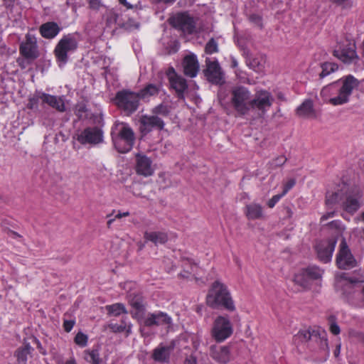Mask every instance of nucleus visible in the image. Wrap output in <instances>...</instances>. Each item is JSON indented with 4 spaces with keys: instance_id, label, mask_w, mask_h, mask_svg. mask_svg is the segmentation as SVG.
Segmentation results:
<instances>
[{
    "instance_id": "f257e3e1",
    "label": "nucleus",
    "mask_w": 364,
    "mask_h": 364,
    "mask_svg": "<svg viewBox=\"0 0 364 364\" xmlns=\"http://www.w3.org/2000/svg\"><path fill=\"white\" fill-rule=\"evenodd\" d=\"M207 304L213 309L223 308L234 311L235 306L227 287L219 281L214 282L206 296Z\"/></svg>"
},
{
    "instance_id": "f03ea898",
    "label": "nucleus",
    "mask_w": 364,
    "mask_h": 364,
    "mask_svg": "<svg viewBox=\"0 0 364 364\" xmlns=\"http://www.w3.org/2000/svg\"><path fill=\"white\" fill-rule=\"evenodd\" d=\"M338 82H342V86L338 90V96L329 99V103L334 106L341 105L348 102L353 90L359 85V82L355 77L348 75L338 81L330 84L329 87L335 88Z\"/></svg>"
},
{
    "instance_id": "7ed1b4c3",
    "label": "nucleus",
    "mask_w": 364,
    "mask_h": 364,
    "mask_svg": "<svg viewBox=\"0 0 364 364\" xmlns=\"http://www.w3.org/2000/svg\"><path fill=\"white\" fill-rule=\"evenodd\" d=\"M139 100L137 92L122 90L116 93L114 101L119 109L127 115H130L138 109Z\"/></svg>"
},
{
    "instance_id": "20e7f679",
    "label": "nucleus",
    "mask_w": 364,
    "mask_h": 364,
    "mask_svg": "<svg viewBox=\"0 0 364 364\" xmlns=\"http://www.w3.org/2000/svg\"><path fill=\"white\" fill-rule=\"evenodd\" d=\"M251 94L244 86H237L231 91V104L240 115L247 114L251 108Z\"/></svg>"
},
{
    "instance_id": "39448f33",
    "label": "nucleus",
    "mask_w": 364,
    "mask_h": 364,
    "mask_svg": "<svg viewBox=\"0 0 364 364\" xmlns=\"http://www.w3.org/2000/svg\"><path fill=\"white\" fill-rule=\"evenodd\" d=\"M112 138L114 147L119 153L129 151L132 149L135 140L133 130L125 124L122 125L117 134L112 132Z\"/></svg>"
},
{
    "instance_id": "423d86ee",
    "label": "nucleus",
    "mask_w": 364,
    "mask_h": 364,
    "mask_svg": "<svg viewBox=\"0 0 364 364\" xmlns=\"http://www.w3.org/2000/svg\"><path fill=\"white\" fill-rule=\"evenodd\" d=\"M233 332L232 323L228 317L218 316L213 323L211 336L217 342H223Z\"/></svg>"
},
{
    "instance_id": "0eeeda50",
    "label": "nucleus",
    "mask_w": 364,
    "mask_h": 364,
    "mask_svg": "<svg viewBox=\"0 0 364 364\" xmlns=\"http://www.w3.org/2000/svg\"><path fill=\"white\" fill-rule=\"evenodd\" d=\"M77 45L76 38L72 34L64 36L54 50L57 60L62 64H65L68 60V53L75 50Z\"/></svg>"
},
{
    "instance_id": "6e6552de",
    "label": "nucleus",
    "mask_w": 364,
    "mask_h": 364,
    "mask_svg": "<svg viewBox=\"0 0 364 364\" xmlns=\"http://www.w3.org/2000/svg\"><path fill=\"white\" fill-rule=\"evenodd\" d=\"M169 24L183 33L193 34L196 32V21L193 17L186 12L178 13L168 20Z\"/></svg>"
},
{
    "instance_id": "1a4fd4ad",
    "label": "nucleus",
    "mask_w": 364,
    "mask_h": 364,
    "mask_svg": "<svg viewBox=\"0 0 364 364\" xmlns=\"http://www.w3.org/2000/svg\"><path fill=\"white\" fill-rule=\"evenodd\" d=\"M363 205V194L359 189H353L345 192L341 203L342 210L350 215H353Z\"/></svg>"
},
{
    "instance_id": "9d476101",
    "label": "nucleus",
    "mask_w": 364,
    "mask_h": 364,
    "mask_svg": "<svg viewBox=\"0 0 364 364\" xmlns=\"http://www.w3.org/2000/svg\"><path fill=\"white\" fill-rule=\"evenodd\" d=\"M336 264L339 269H350L357 266V261L348 248L345 239H343L336 257Z\"/></svg>"
},
{
    "instance_id": "9b49d317",
    "label": "nucleus",
    "mask_w": 364,
    "mask_h": 364,
    "mask_svg": "<svg viewBox=\"0 0 364 364\" xmlns=\"http://www.w3.org/2000/svg\"><path fill=\"white\" fill-rule=\"evenodd\" d=\"M206 68L203 70L208 82L214 85H222L225 82L224 73L217 60H205Z\"/></svg>"
},
{
    "instance_id": "f8f14e48",
    "label": "nucleus",
    "mask_w": 364,
    "mask_h": 364,
    "mask_svg": "<svg viewBox=\"0 0 364 364\" xmlns=\"http://www.w3.org/2000/svg\"><path fill=\"white\" fill-rule=\"evenodd\" d=\"M128 302L133 310L130 311L132 317L139 321L144 318L146 311L144 299L140 293H130L128 296Z\"/></svg>"
},
{
    "instance_id": "ddd939ff",
    "label": "nucleus",
    "mask_w": 364,
    "mask_h": 364,
    "mask_svg": "<svg viewBox=\"0 0 364 364\" xmlns=\"http://www.w3.org/2000/svg\"><path fill=\"white\" fill-rule=\"evenodd\" d=\"M22 56L29 60H34L39 56L36 39L34 36L27 34L26 41L22 42L19 47Z\"/></svg>"
},
{
    "instance_id": "4468645a",
    "label": "nucleus",
    "mask_w": 364,
    "mask_h": 364,
    "mask_svg": "<svg viewBox=\"0 0 364 364\" xmlns=\"http://www.w3.org/2000/svg\"><path fill=\"white\" fill-rule=\"evenodd\" d=\"M142 320L143 324L149 328L164 325L170 327L172 325L171 317L162 311L149 313Z\"/></svg>"
},
{
    "instance_id": "2eb2a0df",
    "label": "nucleus",
    "mask_w": 364,
    "mask_h": 364,
    "mask_svg": "<svg viewBox=\"0 0 364 364\" xmlns=\"http://www.w3.org/2000/svg\"><path fill=\"white\" fill-rule=\"evenodd\" d=\"M77 141L82 144H97L103 141V132L97 127H87L77 136Z\"/></svg>"
},
{
    "instance_id": "dca6fc26",
    "label": "nucleus",
    "mask_w": 364,
    "mask_h": 364,
    "mask_svg": "<svg viewBox=\"0 0 364 364\" xmlns=\"http://www.w3.org/2000/svg\"><path fill=\"white\" fill-rule=\"evenodd\" d=\"M355 48L354 43L348 42L347 44L341 46L338 49L334 50L333 55L344 63L350 64L354 60L358 59Z\"/></svg>"
},
{
    "instance_id": "f3484780",
    "label": "nucleus",
    "mask_w": 364,
    "mask_h": 364,
    "mask_svg": "<svg viewBox=\"0 0 364 364\" xmlns=\"http://www.w3.org/2000/svg\"><path fill=\"white\" fill-rule=\"evenodd\" d=\"M336 239L331 238L328 240L320 242L316 247L318 259L324 263L331 261L334 251Z\"/></svg>"
},
{
    "instance_id": "a211bd4d",
    "label": "nucleus",
    "mask_w": 364,
    "mask_h": 364,
    "mask_svg": "<svg viewBox=\"0 0 364 364\" xmlns=\"http://www.w3.org/2000/svg\"><path fill=\"white\" fill-rule=\"evenodd\" d=\"M168 79L171 87L176 91L179 99H184V92L188 89L186 80L178 75L173 68H169Z\"/></svg>"
},
{
    "instance_id": "6ab92c4d",
    "label": "nucleus",
    "mask_w": 364,
    "mask_h": 364,
    "mask_svg": "<svg viewBox=\"0 0 364 364\" xmlns=\"http://www.w3.org/2000/svg\"><path fill=\"white\" fill-rule=\"evenodd\" d=\"M274 99L270 92L266 90L257 92L255 97L251 100V108H257L259 110L264 111L266 107H270Z\"/></svg>"
},
{
    "instance_id": "aec40b11",
    "label": "nucleus",
    "mask_w": 364,
    "mask_h": 364,
    "mask_svg": "<svg viewBox=\"0 0 364 364\" xmlns=\"http://www.w3.org/2000/svg\"><path fill=\"white\" fill-rule=\"evenodd\" d=\"M141 124L140 130L142 133L146 134L150 132L153 128H156L161 130L164 127V121L158 116H147L143 115L140 119Z\"/></svg>"
},
{
    "instance_id": "412c9836",
    "label": "nucleus",
    "mask_w": 364,
    "mask_h": 364,
    "mask_svg": "<svg viewBox=\"0 0 364 364\" xmlns=\"http://www.w3.org/2000/svg\"><path fill=\"white\" fill-rule=\"evenodd\" d=\"M151 164V160L146 155L136 154V171L138 174L144 176H151L154 173Z\"/></svg>"
},
{
    "instance_id": "4be33fe9",
    "label": "nucleus",
    "mask_w": 364,
    "mask_h": 364,
    "mask_svg": "<svg viewBox=\"0 0 364 364\" xmlns=\"http://www.w3.org/2000/svg\"><path fill=\"white\" fill-rule=\"evenodd\" d=\"M184 74L190 77H194L199 71V63L197 57L194 54L186 55L183 60Z\"/></svg>"
},
{
    "instance_id": "5701e85b",
    "label": "nucleus",
    "mask_w": 364,
    "mask_h": 364,
    "mask_svg": "<svg viewBox=\"0 0 364 364\" xmlns=\"http://www.w3.org/2000/svg\"><path fill=\"white\" fill-rule=\"evenodd\" d=\"M210 355L214 360L222 364L227 363L230 359V350L227 346H211Z\"/></svg>"
},
{
    "instance_id": "b1692460",
    "label": "nucleus",
    "mask_w": 364,
    "mask_h": 364,
    "mask_svg": "<svg viewBox=\"0 0 364 364\" xmlns=\"http://www.w3.org/2000/svg\"><path fill=\"white\" fill-rule=\"evenodd\" d=\"M40 97L43 103L48 105L58 112H63L65 111V105L63 97H58L42 92L40 93Z\"/></svg>"
},
{
    "instance_id": "393cba45",
    "label": "nucleus",
    "mask_w": 364,
    "mask_h": 364,
    "mask_svg": "<svg viewBox=\"0 0 364 364\" xmlns=\"http://www.w3.org/2000/svg\"><path fill=\"white\" fill-rule=\"evenodd\" d=\"M243 55L246 58L247 65L256 72H262L264 68L265 60L262 56L252 57L248 49H243Z\"/></svg>"
},
{
    "instance_id": "a878e982",
    "label": "nucleus",
    "mask_w": 364,
    "mask_h": 364,
    "mask_svg": "<svg viewBox=\"0 0 364 364\" xmlns=\"http://www.w3.org/2000/svg\"><path fill=\"white\" fill-rule=\"evenodd\" d=\"M60 30L61 28L58 23L53 21L43 23L39 28V31L41 36L48 39H51L55 37Z\"/></svg>"
},
{
    "instance_id": "bb28decb",
    "label": "nucleus",
    "mask_w": 364,
    "mask_h": 364,
    "mask_svg": "<svg viewBox=\"0 0 364 364\" xmlns=\"http://www.w3.org/2000/svg\"><path fill=\"white\" fill-rule=\"evenodd\" d=\"M320 338V335L317 331L315 330H300L294 336V342L295 343H304L309 341Z\"/></svg>"
},
{
    "instance_id": "cd10ccee",
    "label": "nucleus",
    "mask_w": 364,
    "mask_h": 364,
    "mask_svg": "<svg viewBox=\"0 0 364 364\" xmlns=\"http://www.w3.org/2000/svg\"><path fill=\"white\" fill-rule=\"evenodd\" d=\"M173 349V345L161 346L155 348L153 352L152 358L158 362H166L168 360L169 355Z\"/></svg>"
},
{
    "instance_id": "c85d7f7f",
    "label": "nucleus",
    "mask_w": 364,
    "mask_h": 364,
    "mask_svg": "<svg viewBox=\"0 0 364 364\" xmlns=\"http://www.w3.org/2000/svg\"><path fill=\"white\" fill-rule=\"evenodd\" d=\"M296 114L303 118L316 117L315 110L314 109L313 102L311 100H306L296 109Z\"/></svg>"
},
{
    "instance_id": "c756f323",
    "label": "nucleus",
    "mask_w": 364,
    "mask_h": 364,
    "mask_svg": "<svg viewBox=\"0 0 364 364\" xmlns=\"http://www.w3.org/2000/svg\"><path fill=\"white\" fill-rule=\"evenodd\" d=\"M246 216L249 220H258L263 218V208L258 203H250L246 205Z\"/></svg>"
},
{
    "instance_id": "7c9ffc66",
    "label": "nucleus",
    "mask_w": 364,
    "mask_h": 364,
    "mask_svg": "<svg viewBox=\"0 0 364 364\" xmlns=\"http://www.w3.org/2000/svg\"><path fill=\"white\" fill-rule=\"evenodd\" d=\"M144 239L156 245L165 244L168 241V235L164 232H145Z\"/></svg>"
},
{
    "instance_id": "2f4dec72",
    "label": "nucleus",
    "mask_w": 364,
    "mask_h": 364,
    "mask_svg": "<svg viewBox=\"0 0 364 364\" xmlns=\"http://www.w3.org/2000/svg\"><path fill=\"white\" fill-rule=\"evenodd\" d=\"M114 23L127 31H132L139 28V23L132 18H129L127 21H124L121 16H114Z\"/></svg>"
},
{
    "instance_id": "473e14b6",
    "label": "nucleus",
    "mask_w": 364,
    "mask_h": 364,
    "mask_svg": "<svg viewBox=\"0 0 364 364\" xmlns=\"http://www.w3.org/2000/svg\"><path fill=\"white\" fill-rule=\"evenodd\" d=\"M159 90L160 86H157L154 84H148L137 93L140 99L144 100L151 96L157 95L159 92Z\"/></svg>"
},
{
    "instance_id": "72a5a7b5",
    "label": "nucleus",
    "mask_w": 364,
    "mask_h": 364,
    "mask_svg": "<svg viewBox=\"0 0 364 364\" xmlns=\"http://www.w3.org/2000/svg\"><path fill=\"white\" fill-rule=\"evenodd\" d=\"M344 194L342 190L332 193L328 192L326 196V205L328 207L336 204L341 205Z\"/></svg>"
},
{
    "instance_id": "f704fd0d",
    "label": "nucleus",
    "mask_w": 364,
    "mask_h": 364,
    "mask_svg": "<svg viewBox=\"0 0 364 364\" xmlns=\"http://www.w3.org/2000/svg\"><path fill=\"white\" fill-rule=\"evenodd\" d=\"M182 267L183 268V273H181L180 276L183 278H188L190 274H195L198 268L197 264L188 258L182 260Z\"/></svg>"
},
{
    "instance_id": "c9c22d12",
    "label": "nucleus",
    "mask_w": 364,
    "mask_h": 364,
    "mask_svg": "<svg viewBox=\"0 0 364 364\" xmlns=\"http://www.w3.org/2000/svg\"><path fill=\"white\" fill-rule=\"evenodd\" d=\"M85 359L90 364H102V359L100 358L98 349H92L91 350H85Z\"/></svg>"
},
{
    "instance_id": "e433bc0d",
    "label": "nucleus",
    "mask_w": 364,
    "mask_h": 364,
    "mask_svg": "<svg viewBox=\"0 0 364 364\" xmlns=\"http://www.w3.org/2000/svg\"><path fill=\"white\" fill-rule=\"evenodd\" d=\"M106 309L108 312V314L114 316H118L121 314H127L128 313L125 308V306L122 303H116L112 305L107 306Z\"/></svg>"
},
{
    "instance_id": "4c0bfd02",
    "label": "nucleus",
    "mask_w": 364,
    "mask_h": 364,
    "mask_svg": "<svg viewBox=\"0 0 364 364\" xmlns=\"http://www.w3.org/2000/svg\"><path fill=\"white\" fill-rule=\"evenodd\" d=\"M31 348L29 344H26L16 350V355L18 363L26 364L28 355L31 353Z\"/></svg>"
},
{
    "instance_id": "58836bf2",
    "label": "nucleus",
    "mask_w": 364,
    "mask_h": 364,
    "mask_svg": "<svg viewBox=\"0 0 364 364\" xmlns=\"http://www.w3.org/2000/svg\"><path fill=\"white\" fill-rule=\"evenodd\" d=\"M294 282L304 289H309L311 285L310 281L304 271L295 274Z\"/></svg>"
},
{
    "instance_id": "ea45409f",
    "label": "nucleus",
    "mask_w": 364,
    "mask_h": 364,
    "mask_svg": "<svg viewBox=\"0 0 364 364\" xmlns=\"http://www.w3.org/2000/svg\"><path fill=\"white\" fill-rule=\"evenodd\" d=\"M322 71L319 74L321 78H323L324 77L330 75L331 73L336 71L338 68V66L336 63L325 62L321 64Z\"/></svg>"
},
{
    "instance_id": "a19ab883",
    "label": "nucleus",
    "mask_w": 364,
    "mask_h": 364,
    "mask_svg": "<svg viewBox=\"0 0 364 364\" xmlns=\"http://www.w3.org/2000/svg\"><path fill=\"white\" fill-rule=\"evenodd\" d=\"M309 279L316 280L320 279L323 274V270L317 267H309L304 270Z\"/></svg>"
},
{
    "instance_id": "79ce46f5",
    "label": "nucleus",
    "mask_w": 364,
    "mask_h": 364,
    "mask_svg": "<svg viewBox=\"0 0 364 364\" xmlns=\"http://www.w3.org/2000/svg\"><path fill=\"white\" fill-rule=\"evenodd\" d=\"M205 52L207 54H213L218 52V44L215 38H211L205 46Z\"/></svg>"
},
{
    "instance_id": "37998d69",
    "label": "nucleus",
    "mask_w": 364,
    "mask_h": 364,
    "mask_svg": "<svg viewBox=\"0 0 364 364\" xmlns=\"http://www.w3.org/2000/svg\"><path fill=\"white\" fill-rule=\"evenodd\" d=\"M152 112L156 114V116L159 114L162 116H167L169 114L170 110L167 105L160 104L153 109Z\"/></svg>"
},
{
    "instance_id": "c03bdc74",
    "label": "nucleus",
    "mask_w": 364,
    "mask_h": 364,
    "mask_svg": "<svg viewBox=\"0 0 364 364\" xmlns=\"http://www.w3.org/2000/svg\"><path fill=\"white\" fill-rule=\"evenodd\" d=\"M87 336L82 332H78L75 337V343L81 346L85 347L87 343Z\"/></svg>"
},
{
    "instance_id": "a18cd8bd",
    "label": "nucleus",
    "mask_w": 364,
    "mask_h": 364,
    "mask_svg": "<svg viewBox=\"0 0 364 364\" xmlns=\"http://www.w3.org/2000/svg\"><path fill=\"white\" fill-rule=\"evenodd\" d=\"M336 318L335 316L331 315L328 317V321L331 323L330 331L333 335H338L340 333V327L336 322Z\"/></svg>"
},
{
    "instance_id": "49530a36",
    "label": "nucleus",
    "mask_w": 364,
    "mask_h": 364,
    "mask_svg": "<svg viewBox=\"0 0 364 364\" xmlns=\"http://www.w3.org/2000/svg\"><path fill=\"white\" fill-rule=\"evenodd\" d=\"M40 93L38 92L33 95V97H31L28 100V103L27 104V107L30 109H34L38 108V104L39 100H41Z\"/></svg>"
},
{
    "instance_id": "de8ad7c7",
    "label": "nucleus",
    "mask_w": 364,
    "mask_h": 364,
    "mask_svg": "<svg viewBox=\"0 0 364 364\" xmlns=\"http://www.w3.org/2000/svg\"><path fill=\"white\" fill-rule=\"evenodd\" d=\"M287 160V159L284 156H279L274 159L269 164L272 168H276L284 165Z\"/></svg>"
},
{
    "instance_id": "09e8293b",
    "label": "nucleus",
    "mask_w": 364,
    "mask_h": 364,
    "mask_svg": "<svg viewBox=\"0 0 364 364\" xmlns=\"http://www.w3.org/2000/svg\"><path fill=\"white\" fill-rule=\"evenodd\" d=\"M349 336L357 340L364 345V333L350 329L348 331Z\"/></svg>"
},
{
    "instance_id": "8fccbe9b",
    "label": "nucleus",
    "mask_w": 364,
    "mask_h": 364,
    "mask_svg": "<svg viewBox=\"0 0 364 364\" xmlns=\"http://www.w3.org/2000/svg\"><path fill=\"white\" fill-rule=\"evenodd\" d=\"M249 20L251 23H252L255 26H258L259 28H262V26H263L262 18L261 16L256 14H252L250 15Z\"/></svg>"
},
{
    "instance_id": "3c124183",
    "label": "nucleus",
    "mask_w": 364,
    "mask_h": 364,
    "mask_svg": "<svg viewBox=\"0 0 364 364\" xmlns=\"http://www.w3.org/2000/svg\"><path fill=\"white\" fill-rule=\"evenodd\" d=\"M333 3L337 4L344 9H350L353 6V1L351 0H331Z\"/></svg>"
},
{
    "instance_id": "603ef678",
    "label": "nucleus",
    "mask_w": 364,
    "mask_h": 364,
    "mask_svg": "<svg viewBox=\"0 0 364 364\" xmlns=\"http://www.w3.org/2000/svg\"><path fill=\"white\" fill-rule=\"evenodd\" d=\"M283 196L284 195H282V193L277 194V195L274 196L271 199H269L267 202V205L269 206V208H274L275 204L280 200V198Z\"/></svg>"
},
{
    "instance_id": "864d4df0",
    "label": "nucleus",
    "mask_w": 364,
    "mask_h": 364,
    "mask_svg": "<svg viewBox=\"0 0 364 364\" xmlns=\"http://www.w3.org/2000/svg\"><path fill=\"white\" fill-rule=\"evenodd\" d=\"M75 323V320H64L63 328L65 332H70Z\"/></svg>"
},
{
    "instance_id": "5fc2aeb1",
    "label": "nucleus",
    "mask_w": 364,
    "mask_h": 364,
    "mask_svg": "<svg viewBox=\"0 0 364 364\" xmlns=\"http://www.w3.org/2000/svg\"><path fill=\"white\" fill-rule=\"evenodd\" d=\"M296 183V181L294 178L289 180L284 185V188L282 192V195H285Z\"/></svg>"
},
{
    "instance_id": "6e6d98bb",
    "label": "nucleus",
    "mask_w": 364,
    "mask_h": 364,
    "mask_svg": "<svg viewBox=\"0 0 364 364\" xmlns=\"http://www.w3.org/2000/svg\"><path fill=\"white\" fill-rule=\"evenodd\" d=\"M328 225L331 228L339 229L340 226H341V223L338 220H333V221L330 222L329 223H328Z\"/></svg>"
},
{
    "instance_id": "4d7b16f0",
    "label": "nucleus",
    "mask_w": 364,
    "mask_h": 364,
    "mask_svg": "<svg viewBox=\"0 0 364 364\" xmlns=\"http://www.w3.org/2000/svg\"><path fill=\"white\" fill-rule=\"evenodd\" d=\"M335 211L333 210V211H331V212H328L326 214H324L321 218V222H323L325 221L326 220L330 218H332L335 215Z\"/></svg>"
},
{
    "instance_id": "13d9d810",
    "label": "nucleus",
    "mask_w": 364,
    "mask_h": 364,
    "mask_svg": "<svg viewBox=\"0 0 364 364\" xmlns=\"http://www.w3.org/2000/svg\"><path fill=\"white\" fill-rule=\"evenodd\" d=\"M114 16H120L119 14H117V13H114V12H111L109 15V16L107 17V22L111 23H114Z\"/></svg>"
},
{
    "instance_id": "bf43d9fd",
    "label": "nucleus",
    "mask_w": 364,
    "mask_h": 364,
    "mask_svg": "<svg viewBox=\"0 0 364 364\" xmlns=\"http://www.w3.org/2000/svg\"><path fill=\"white\" fill-rule=\"evenodd\" d=\"M112 328L114 332H122L124 330L125 326H122V325L121 326H112Z\"/></svg>"
},
{
    "instance_id": "052dcab7",
    "label": "nucleus",
    "mask_w": 364,
    "mask_h": 364,
    "mask_svg": "<svg viewBox=\"0 0 364 364\" xmlns=\"http://www.w3.org/2000/svg\"><path fill=\"white\" fill-rule=\"evenodd\" d=\"M154 3L159 4L163 3L165 4H171L175 2L176 0H153Z\"/></svg>"
},
{
    "instance_id": "680f3d73",
    "label": "nucleus",
    "mask_w": 364,
    "mask_h": 364,
    "mask_svg": "<svg viewBox=\"0 0 364 364\" xmlns=\"http://www.w3.org/2000/svg\"><path fill=\"white\" fill-rule=\"evenodd\" d=\"M15 0H4V5L6 8L12 7Z\"/></svg>"
},
{
    "instance_id": "e2e57ef3",
    "label": "nucleus",
    "mask_w": 364,
    "mask_h": 364,
    "mask_svg": "<svg viewBox=\"0 0 364 364\" xmlns=\"http://www.w3.org/2000/svg\"><path fill=\"white\" fill-rule=\"evenodd\" d=\"M119 3L123 6H126L127 9H132L133 6L127 2V0H119Z\"/></svg>"
},
{
    "instance_id": "0e129e2a",
    "label": "nucleus",
    "mask_w": 364,
    "mask_h": 364,
    "mask_svg": "<svg viewBox=\"0 0 364 364\" xmlns=\"http://www.w3.org/2000/svg\"><path fill=\"white\" fill-rule=\"evenodd\" d=\"M184 364H197L196 360L193 358L186 359Z\"/></svg>"
},
{
    "instance_id": "69168bd1",
    "label": "nucleus",
    "mask_w": 364,
    "mask_h": 364,
    "mask_svg": "<svg viewBox=\"0 0 364 364\" xmlns=\"http://www.w3.org/2000/svg\"><path fill=\"white\" fill-rule=\"evenodd\" d=\"M128 215H129V212H124L123 213H119L118 214H117L115 215V218H122V217H126V216H128Z\"/></svg>"
},
{
    "instance_id": "338daca9",
    "label": "nucleus",
    "mask_w": 364,
    "mask_h": 364,
    "mask_svg": "<svg viewBox=\"0 0 364 364\" xmlns=\"http://www.w3.org/2000/svg\"><path fill=\"white\" fill-rule=\"evenodd\" d=\"M277 97H278L279 100H282V101H284V100H285V97H284V95H283L282 93H281V92L278 93V95H277Z\"/></svg>"
},
{
    "instance_id": "774afa93",
    "label": "nucleus",
    "mask_w": 364,
    "mask_h": 364,
    "mask_svg": "<svg viewBox=\"0 0 364 364\" xmlns=\"http://www.w3.org/2000/svg\"><path fill=\"white\" fill-rule=\"evenodd\" d=\"M65 364H76V363L74 360H67Z\"/></svg>"
}]
</instances>
